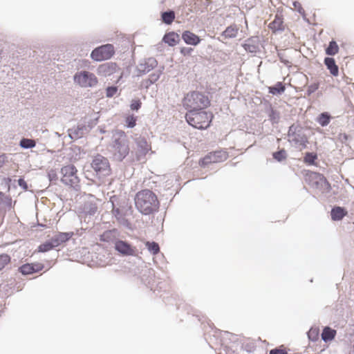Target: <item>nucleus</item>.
<instances>
[{"instance_id":"nucleus-1","label":"nucleus","mask_w":354,"mask_h":354,"mask_svg":"<svg viewBox=\"0 0 354 354\" xmlns=\"http://www.w3.org/2000/svg\"><path fill=\"white\" fill-rule=\"evenodd\" d=\"M135 205L143 215H150L158 212L160 202L157 196L150 189H145L138 192L134 198Z\"/></svg>"},{"instance_id":"nucleus-2","label":"nucleus","mask_w":354,"mask_h":354,"mask_svg":"<svg viewBox=\"0 0 354 354\" xmlns=\"http://www.w3.org/2000/svg\"><path fill=\"white\" fill-rule=\"evenodd\" d=\"M214 114L211 111L203 110H191L185 115L187 123L198 129H207L209 127Z\"/></svg>"},{"instance_id":"nucleus-3","label":"nucleus","mask_w":354,"mask_h":354,"mask_svg":"<svg viewBox=\"0 0 354 354\" xmlns=\"http://www.w3.org/2000/svg\"><path fill=\"white\" fill-rule=\"evenodd\" d=\"M210 103L209 97L199 91L189 92L183 100V106L189 111L207 109Z\"/></svg>"},{"instance_id":"nucleus-4","label":"nucleus","mask_w":354,"mask_h":354,"mask_svg":"<svg viewBox=\"0 0 354 354\" xmlns=\"http://www.w3.org/2000/svg\"><path fill=\"white\" fill-rule=\"evenodd\" d=\"M303 172L306 183L312 188L323 194H328L331 191V185L323 174L310 170H304Z\"/></svg>"},{"instance_id":"nucleus-5","label":"nucleus","mask_w":354,"mask_h":354,"mask_svg":"<svg viewBox=\"0 0 354 354\" xmlns=\"http://www.w3.org/2000/svg\"><path fill=\"white\" fill-rule=\"evenodd\" d=\"M91 167L98 179L104 178L111 174L109 161L105 156H93Z\"/></svg>"},{"instance_id":"nucleus-6","label":"nucleus","mask_w":354,"mask_h":354,"mask_svg":"<svg viewBox=\"0 0 354 354\" xmlns=\"http://www.w3.org/2000/svg\"><path fill=\"white\" fill-rule=\"evenodd\" d=\"M227 157L228 156H203L199 159L198 162H195L193 163L192 160H190V156H187L185 163L193 169L196 168L197 165L200 166L201 168H206L209 165L225 161Z\"/></svg>"},{"instance_id":"nucleus-7","label":"nucleus","mask_w":354,"mask_h":354,"mask_svg":"<svg viewBox=\"0 0 354 354\" xmlns=\"http://www.w3.org/2000/svg\"><path fill=\"white\" fill-rule=\"evenodd\" d=\"M114 249L122 257H135L138 250L127 241L115 239L113 241Z\"/></svg>"},{"instance_id":"nucleus-8","label":"nucleus","mask_w":354,"mask_h":354,"mask_svg":"<svg viewBox=\"0 0 354 354\" xmlns=\"http://www.w3.org/2000/svg\"><path fill=\"white\" fill-rule=\"evenodd\" d=\"M114 47L111 44L102 45L95 48L91 54V58L97 62L110 59L114 54Z\"/></svg>"},{"instance_id":"nucleus-9","label":"nucleus","mask_w":354,"mask_h":354,"mask_svg":"<svg viewBox=\"0 0 354 354\" xmlns=\"http://www.w3.org/2000/svg\"><path fill=\"white\" fill-rule=\"evenodd\" d=\"M74 81L82 87H92L97 84L95 75L88 71L77 73L74 76Z\"/></svg>"},{"instance_id":"nucleus-10","label":"nucleus","mask_w":354,"mask_h":354,"mask_svg":"<svg viewBox=\"0 0 354 354\" xmlns=\"http://www.w3.org/2000/svg\"><path fill=\"white\" fill-rule=\"evenodd\" d=\"M140 282L146 286L150 290L154 291V286L156 283L155 272L151 268L142 270L140 277Z\"/></svg>"},{"instance_id":"nucleus-11","label":"nucleus","mask_w":354,"mask_h":354,"mask_svg":"<svg viewBox=\"0 0 354 354\" xmlns=\"http://www.w3.org/2000/svg\"><path fill=\"white\" fill-rule=\"evenodd\" d=\"M44 268V265L39 262L26 263L18 268V272L26 276L37 273Z\"/></svg>"},{"instance_id":"nucleus-12","label":"nucleus","mask_w":354,"mask_h":354,"mask_svg":"<svg viewBox=\"0 0 354 354\" xmlns=\"http://www.w3.org/2000/svg\"><path fill=\"white\" fill-rule=\"evenodd\" d=\"M347 214L348 211L344 207L335 205L330 210V217L333 221H342Z\"/></svg>"},{"instance_id":"nucleus-13","label":"nucleus","mask_w":354,"mask_h":354,"mask_svg":"<svg viewBox=\"0 0 354 354\" xmlns=\"http://www.w3.org/2000/svg\"><path fill=\"white\" fill-rule=\"evenodd\" d=\"M114 216L118 222L126 229L133 231L135 229L134 225L125 217V215H122L121 211L115 209L114 210Z\"/></svg>"},{"instance_id":"nucleus-14","label":"nucleus","mask_w":354,"mask_h":354,"mask_svg":"<svg viewBox=\"0 0 354 354\" xmlns=\"http://www.w3.org/2000/svg\"><path fill=\"white\" fill-rule=\"evenodd\" d=\"M182 39L189 45L196 46L201 41V39L198 35L189 30H185L182 34Z\"/></svg>"},{"instance_id":"nucleus-15","label":"nucleus","mask_w":354,"mask_h":354,"mask_svg":"<svg viewBox=\"0 0 354 354\" xmlns=\"http://www.w3.org/2000/svg\"><path fill=\"white\" fill-rule=\"evenodd\" d=\"M268 27L274 32L283 30L284 29L283 17L281 15L277 14L274 20L269 24Z\"/></svg>"},{"instance_id":"nucleus-16","label":"nucleus","mask_w":354,"mask_h":354,"mask_svg":"<svg viewBox=\"0 0 354 354\" xmlns=\"http://www.w3.org/2000/svg\"><path fill=\"white\" fill-rule=\"evenodd\" d=\"M337 332L335 329H333L330 326H325L322 330V333L321 334L322 339L325 342H330L333 341L335 336H336Z\"/></svg>"},{"instance_id":"nucleus-17","label":"nucleus","mask_w":354,"mask_h":354,"mask_svg":"<svg viewBox=\"0 0 354 354\" xmlns=\"http://www.w3.org/2000/svg\"><path fill=\"white\" fill-rule=\"evenodd\" d=\"M163 41L170 46H174L179 43L180 37L177 33L170 32L164 36Z\"/></svg>"},{"instance_id":"nucleus-18","label":"nucleus","mask_w":354,"mask_h":354,"mask_svg":"<svg viewBox=\"0 0 354 354\" xmlns=\"http://www.w3.org/2000/svg\"><path fill=\"white\" fill-rule=\"evenodd\" d=\"M118 234V231L115 228L106 230L100 236V240L103 242H110L112 241L113 239H115V236Z\"/></svg>"},{"instance_id":"nucleus-19","label":"nucleus","mask_w":354,"mask_h":354,"mask_svg":"<svg viewBox=\"0 0 354 354\" xmlns=\"http://www.w3.org/2000/svg\"><path fill=\"white\" fill-rule=\"evenodd\" d=\"M324 64L327 68L330 71V73L333 76H337L339 74L338 66L335 64V61L332 57H326L324 59Z\"/></svg>"},{"instance_id":"nucleus-20","label":"nucleus","mask_w":354,"mask_h":354,"mask_svg":"<svg viewBox=\"0 0 354 354\" xmlns=\"http://www.w3.org/2000/svg\"><path fill=\"white\" fill-rule=\"evenodd\" d=\"M97 210V206L95 202L88 201L84 203L83 205V212L85 214L93 216Z\"/></svg>"},{"instance_id":"nucleus-21","label":"nucleus","mask_w":354,"mask_h":354,"mask_svg":"<svg viewBox=\"0 0 354 354\" xmlns=\"http://www.w3.org/2000/svg\"><path fill=\"white\" fill-rule=\"evenodd\" d=\"M77 169L73 165H68L66 166H64L61 168V174L62 175L69 176L71 178L77 177Z\"/></svg>"},{"instance_id":"nucleus-22","label":"nucleus","mask_w":354,"mask_h":354,"mask_svg":"<svg viewBox=\"0 0 354 354\" xmlns=\"http://www.w3.org/2000/svg\"><path fill=\"white\" fill-rule=\"evenodd\" d=\"M74 235L73 232H59L55 234L60 245L68 242Z\"/></svg>"},{"instance_id":"nucleus-23","label":"nucleus","mask_w":354,"mask_h":354,"mask_svg":"<svg viewBox=\"0 0 354 354\" xmlns=\"http://www.w3.org/2000/svg\"><path fill=\"white\" fill-rule=\"evenodd\" d=\"M120 202V209L122 215L127 214L129 212L131 213L133 212L132 206L129 203V199L125 197Z\"/></svg>"},{"instance_id":"nucleus-24","label":"nucleus","mask_w":354,"mask_h":354,"mask_svg":"<svg viewBox=\"0 0 354 354\" xmlns=\"http://www.w3.org/2000/svg\"><path fill=\"white\" fill-rule=\"evenodd\" d=\"M306 334L310 341L315 342L319 337V328L318 327L312 326Z\"/></svg>"},{"instance_id":"nucleus-25","label":"nucleus","mask_w":354,"mask_h":354,"mask_svg":"<svg viewBox=\"0 0 354 354\" xmlns=\"http://www.w3.org/2000/svg\"><path fill=\"white\" fill-rule=\"evenodd\" d=\"M145 246L148 251L153 255L157 254L160 252L159 244L153 241H149L145 243Z\"/></svg>"},{"instance_id":"nucleus-26","label":"nucleus","mask_w":354,"mask_h":354,"mask_svg":"<svg viewBox=\"0 0 354 354\" xmlns=\"http://www.w3.org/2000/svg\"><path fill=\"white\" fill-rule=\"evenodd\" d=\"M124 198V197H122L120 196H117V195H113L109 198V202L111 203V206H112L111 212H112L113 216H114V210L115 209L120 210V202H122L121 201H122V199Z\"/></svg>"},{"instance_id":"nucleus-27","label":"nucleus","mask_w":354,"mask_h":354,"mask_svg":"<svg viewBox=\"0 0 354 354\" xmlns=\"http://www.w3.org/2000/svg\"><path fill=\"white\" fill-rule=\"evenodd\" d=\"M330 119L331 116L330 114L327 112H324L318 116L317 121L322 127H325L330 123Z\"/></svg>"},{"instance_id":"nucleus-28","label":"nucleus","mask_w":354,"mask_h":354,"mask_svg":"<svg viewBox=\"0 0 354 354\" xmlns=\"http://www.w3.org/2000/svg\"><path fill=\"white\" fill-rule=\"evenodd\" d=\"M239 29L236 26H228L223 32V35L226 38L235 37L238 34Z\"/></svg>"},{"instance_id":"nucleus-29","label":"nucleus","mask_w":354,"mask_h":354,"mask_svg":"<svg viewBox=\"0 0 354 354\" xmlns=\"http://www.w3.org/2000/svg\"><path fill=\"white\" fill-rule=\"evenodd\" d=\"M61 182L66 185L73 187L77 185L79 182L78 177L71 178L69 176L62 175L61 178Z\"/></svg>"},{"instance_id":"nucleus-30","label":"nucleus","mask_w":354,"mask_h":354,"mask_svg":"<svg viewBox=\"0 0 354 354\" xmlns=\"http://www.w3.org/2000/svg\"><path fill=\"white\" fill-rule=\"evenodd\" d=\"M53 249H54L53 247L52 246L50 242L48 239L46 241H44V243H41L37 247V252L44 253V252H49Z\"/></svg>"},{"instance_id":"nucleus-31","label":"nucleus","mask_w":354,"mask_h":354,"mask_svg":"<svg viewBox=\"0 0 354 354\" xmlns=\"http://www.w3.org/2000/svg\"><path fill=\"white\" fill-rule=\"evenodd\" d=\"M339 52V46L336 41H331L326 49V53L328 55H335Z\"/></svg>"},{"instance_id":"nucleus-32","label":"nucleus","mask_w":354,"mask_h":354,"mask_svg":"<svg viewBox=\"0 0 354 354\" xmlns=\"http://www.w3.org/2000/svg\"><path fill=\"white\" fill-rule=\"evenodd\" d=\"M138 147L140 150V153L147 154L151 151V145L145 140L141 139L138 141Z\"/></svg>"},{"instance_id":"nucleus-33","label":"nucleus","mask_w":354,"mask_h":354,"mask_svg":"<svg viewBox=\"0 0 354 354\" xmlns=\"http://www.w3.org/2000/svg\"><path fill=\"white\" fill-rule=\"evenodd\" d=\"M285 88L281 82H278L275 86L269 87V92L273 95L281 94L284 92Z\"/></svg>"},{"instance_id":"nucleus-34","label":"nucleus","mask_w":354,"mask_h":354,"mask_svg":"<svg viewBox=\"0 0 354 354\" xmlns=\"http://www.w3.org/2000/svg\"><path fill=\"white\" fill-rule=\"evenodd\" d=\"M12 200L10 196H6L3 192L0 191V205L4 204L8 207H12Z\"/></svg>"},{"instance_id":"nucleus-35","label":"nucleus","mask_w":354,"mask_h":354,"mask_svg":"<svg viewBox=\"0 0 354 354\" xmlns=\"http://www.w3.org/2000/svg\"><path fill=\"white\" fill-rule=\"evenodd\" d=\"M11 261V257L6 253L0 254V271Z\"/></svg>"},{"instance_id":"nucleus-36","label":"nucleus","mask_w":354,"mask_h":354,"mask_svg":"<svg viewBox=\"0 0 354 354\" xmlns=\"http://www.w3.org/2000/svg\"><path fill=\"white\" fill-rule=\"evenodd\" d=\"M162 21L167 24H171L175 19V14L173 11L165 12L162 14Z\"/></svg>"},{"instance_id":"nucleus-37","label":"nucleus","mask_w":354,"mask_h":354,"mask_svg":"<svg viewBox=\"0 0 354 354\" xmlns=\"http://www.w3.org/2000/svg\"><path fill=\"white\" fill-rule=\"evenodd\" d=\"M20 145L23 148H32L35 147V142L33 140L24 138L20 142Z\"/></svg>"},{"instance_id":"nucleus-38","label":"nucleus","mask_w":354,"mask_h":354,"mask_svg":"<svg viewBox=\"0 0 354 354\" xmlns=\"http://www.w3.org/2000/svg\"><path fill=\"white\" fill-rule=\"evenodd\" d=\"M136 118L133 115H128L125 118L127 126L130 128H133L136 125Z\"/></svg>"},{"instance_id":"nucleus-39","label":"nucleus","mask_w":354,"mask_h":354,"mask_svg":"<svg viewBox=\"0 0 354 354\" xmlns=\"http://www.w3.org/2000/svg\"><path fill=\"white\" fill-rule=\"evenodd\" d=\"M319 87V82H315L308 86L307 93L308 95H310L315 93Z\"/></svg>"},{"instance_id":"nucleus-40","label":"nucleus","mask_w":354,"mask_h":354,"mask_svg":"<svg viewBox=\"0 0 354 354\" xmlns=\"http://www.w3.org/2000/svg\"><path fill=\"white\" fill-rule=\"evenodd\" d=\"M319 156H304V161L308 165H314Z\"/></svg>"},{"instance_id":"nucleus-41","label":"nucleus","mask_w":354,"mask_h":354,"mask_svg":"<svg viewBox=\"0 0 354 354\" xmlns=\"http://www.w3.org/2000/svg\"><path fill=\"white\" fill-rule=\"evenodd\" d=\"M18 185L24 191L28 190V185L27 182L24 180L23 177H20L17 180Z\"/></svg>"},{"instance_id":"nucleus-42","label":"nucleus","mask_w":354,"mask_h":354,"mask_svg":"<svg viewBox=\"0 0 354 354\" xmlns=\"http://www.w3.org/2000/svg\"><path fill=\"white\" fill-rule=\"evenodd\" d=\"M269 354H288V353L282 346H279L271 349Z\"/></svg>"},{"instance_id":"nucleus-43","label":"nucleus","mask_w":354,"mask_h":354,"mask_svg":"<svg viewBox=\"0 0 354 354\" xmlns=\"http://www.w3.org/2000/svg\"><path fill=\"white\" fill-rule=\"evenodd\" d=\"M288 156H272V158H268L267 162H274L275 161L279 162H283L286 160Z\"/></svg>"},{"instance_id":"nucleus-44","label":"nucleus","mask_w":354,"mask_h":354,"mask_svg":"<svg viewBox=\"0 0 354 354\" xmlns=\"http://www.w3.org/2000/svg\"><path fill=\"white\" fill-rule=\"evenodd\" d=\"M118 88L115 86H109L106 90V95L108 97H113L117 93Z\"/></svg>"},{"instance_id":"nucleus-45","label":"nucleus","mask_w":354,"mask_h":354,"mask_svg":"<svg viewBox=\"0 0 354 354\" xmlns=\"http://www.w3.org/2000/svg\"><path fill=\"white\" fill-rule=\"evenodd\" d=\"M3 184L7 187L8 191H10L11 185L12 184V178L10 177L3 178L1 185H3Z\"/></svg>"},{"instance_id":"nucleus-46","label":"nucleus","mask_w":354,"mask_h":354,"mask_svg":"<svg viewBox=\"0 0 354 354\" xmlns=\"http://www.w3.org/2000/svg\"><path fill=\"white\" fill-rule=\"evenodd\" d=\"M141 102L139 100H132L130 107L132 110H138L141 107Z\"/></svg>"},{"instance_id":"nucleus-47","label":"nucleus","mask_w":354,"mask_h":354,"mask_svg":"<svg viewBox=\"0 0 354 354\" xmlns=\"http://www.w3.org/2000/svg\"><path fill=\"white\" fill-rule=\"evenodd\" d=\"M48 178L49 181L50 182L55 181L56 180H57V175L56 171L53 169H50L48 172Z\"/></svg>"},{"instance_id":"nucleus-48","label":"nucleus","mask_w":354,"mask_h":354,"mask_svg":"<svg viewBox=\"0 0 354 354\" xmlns=\"http://www.w3.org/2000/svg\"><path fill=\"white\" fill-rule=\"evenodd\" d=\"M293 6L295 7V8L301 15H304L305 14V11H304V9L302 8L301 3L298 1H295L293 3Z\"/></svg>"},{"instance_id":"nucleus-49","label":"nucleus","mask_w":354,"mask_h":354,"mask_svg":"<svg viewBox=\"0 0 354 354\" xmlns=\"http://www.w3.org/2000/svg\"><path fill=\"white\" fill-rule=\"evenodd\" d=\"M180 53L183 55L184 56L189 55L193 51V48H187V47H183L180 48Z\"/></svg>"},{"instance_id":"nucleus-50","label":"nucleus","mask_w":354,"mask_h":354,"mask_svg":"<svg viewBox=\"0 0 354 354\" xmlns=\"http://www.w3.org/2000/svg\"><path fill=\"white\" fill-rule=\"evenodd\" d=\"M49 241L50 242L52 246L53 247V248L55 249V248L58 247L60 245L59 243L58 242V240L57 239V237L55 236V235H54L53 236H52L50 239H48Z\"/></svg>"},{"instance_id":"nucleus-51","label":"nucleus","mask_w":354,"mask_h":354,"mask_svg":"<svg viewBox=\"0 0 354 354\" xmlns=\"http://www.w3.org/2000/svg\"><path fill=\"white\" fill-rule=\"evenodd\" d=\"M115 64H103L100 66V69L104 72L108 71L111 68H113Z\"/></svg>"},{"instance_id":"nucleus-52","label":"nucleus","mask_w":354,"mask_h":354,"mask_svg":"<svg viewBox=\"0 0 354 354\" xmlns=\"http://www.w3.org/2000/svg\"><path fill=\"white\" fill-rule=\"evenodd\" d=\"M7 158L8 156H0V168L3 166L6 161H8Z\"/></svg>"},{"instance_id":"nucleus-53","label":"nucleus","mask_w":354,"mask_h":354,"mask_svg":"<svg viewBox=\"0 0 354 354\" xmlns=\"http://www.w3.org/2000/svg\"><path fill=\"white\" fill-rule=\"evenodd\" d=\"M36 226H38V227H42V228H46V225H45L44 223H41L38 221H37V222L35 224H33L32 225V227H35Z\"/></svg>"},{"instance_id":"nucleus-54","label":"nucleus","mask_w":354,"mask_h":354,"mask_svg":"<svg viewBox=\"0 0 354 354\" xmlns=\"http://www.w3.org/2000/svg\"><path fill=\"white\" fill-rule=\"evenodd\" d=\"M239 162H239V161H238V160H237V161H236V162H233V161L232 160V161H230V162H227V163L226 164V165H229V166H230V167H235V166H236Z\"/></svg>"},{"instance_id":"nucleus-55","label":"nucleus","mask_w":354,"mask_h":354,"mask_svg":"<svg viewBox=\"0 0 354 354\" xmlns=\"http://www.w3.org/2000/svg\"><path fill=\"white\" fill-rule=\"evenodd\" d=\"M216 331H218L219 333H223L224 334H226L227 335H230L232 337H236V335L234 334L231 333H230L228 331H223V330H220L218 329H216Z\"/></svg>"},{"instance_id":"nucleus-56","label":"nucleus","mask_w":354,"mask_h":354,"mask_svg":"<svg viewBox=\"0 0 354 354\" xmlns=\"http://www.w3.org/2000/svg\"><path fill=\"white\" fill-rule=\"evenodd\" d=\"M245 350L247 352H248V353L252 352V349H251L250 346L249 344H247V345L245 346Z\"/></svg>"},{"instance_id":"nucleus-57","label":"nucleus","mask_w":354,"mask_h":354,"mask_svg":"<svg viewBox=\"0 0 354 354\" xmlns=\"http://www.w3.org/2000/svg\"><path fill=\"white\" fill-rule=\"evenodd\" d=\"M117 160L120 162H122L124 159L126 158V156H117Z\"/></svg>"},{"instance_id":"nucleus-58","label":"nucleus","mask_w":354,"mask_h":354,"mask_svg":"<svg viewBox=\"0 0 354 354\" xmlns=\"http://www.w3.org/2000/svg\"><path fill=\"white\" fill-rule=\"evenodd\" d=\"M145 157H146V156H136V158H136V160H137L138 161H140V160H142L143 159H145Z\"/></svg>"},{"instance_id":"nucleus-59","label":"nucleus","mask_w":354,"mask_h":354,"mask_svg":"<svg viewBox=\"0 0 354 354\" xmlns=\"http://www.w3.org/2000/svg\"><path fill=\"white\" fill-rule=\"evenodd\" d=\"M71 157L74 158V160H80L81 156H78V158H77V156H71Z\"/></svg>"},{"instance_id":"nucleus-60","label":"nucleus","mask_w":354,"mask_h":354,"mask_svg":"<svg viewBox=\"0 0 354 354\" xmlns=\"http://www.w3.org/2000/svg\"><path fill=\"white\" fill-rule=\"evenodd\" d=\"M273 155H277V156L281 155V151L276 152V153H273Z\"/></svg>"},{"instance_id":"nucleus-61","label":"nucleus","mask_w":354,"mask_h":354,"mask_svg":"<svg viewBox=\"0 0 354 354\" xmlns=\"http://www.w3.org/2000/svg\"><path fill=\"white\" fill-rule=\"evenodd\" d=\"M15 182H16V180H14V182H13V186H14V187H16V185H15Z\"/></svg>"},{"instance_id":"nucleus-62","label":"nucleus","mask_w":354,"mask_h":354,"mask_svg":"<svg viewBox=\"0 0 354 354\" xmlns=\"http://www.w3.org/2000/svg\"><path fill=\"white\" fill-rule=\"evenodd\" d=\"M238 157H239V156H235L232 160H235V159H236V158H238Z\"/></svg>"},{"instance_id":"nucleus-63","label":"nucleus","mask_w":354,"mask_h":354,"mask_svg":"<svg viewBox=\"0 0 354 354\" xmlns=\"http://www.w3.org/2000/svg\"><path fill=\"white\" fill-rule=\"evenodd\" d=\"M306 155L309 156V155H312V154L310 153H307Z\"/></svg>"}]
</instances>
